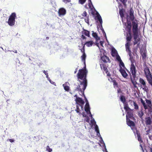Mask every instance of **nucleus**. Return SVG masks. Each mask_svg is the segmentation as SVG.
<instances>
[{
    "instance_id": "1",
    "label": "nucleus",
    "mask_w": 152,
    "mask_h": 152,
    "mask_svg": "<svg viewBox=\"0 0 152 152\" xmlns=\"http://www.w3.org/2000/svg\"><path fill=\"white\" fill-rule=\"evenodd\" d=\"M134 10L132 8H130L129 10V14H126V19L127 21L128 20L132 21V32L133 35L135 36L134 38H136L138 34V20L136 19H134Z\"/></svg>"
},
{
    "instance_id": "2",
    "label": "nucleus",
    "mask_w": 152,
    "mask_h": 152,
    "mask_svg": "<svg viewBox=\"0 0 152 152\" xmlns=\"http://www.w3.org/2000/svg\"><path fill=\"white\" fill-rule=\"evenodd\" d=\"M84 69H80L77 75V77L81 85H83V90H85L87 86V80L86 79L87 74L88 71L86 67Z\"/></svg>"
},
{
    "instance_id": "3",
    "label": "nucleus",
    "mask_w": 152,
    "mask_h": 152,
    "mask_svg": "<svg viewBox=\"0 0 152 152\" xmlns=\"http://www.w3.org/2000/svg\"><path fill=\"white\" fill-rule=\"evenodd\" d=\"M130 71L131 74L132 75L133 77L134 78L133 80L132 77H131V80L134 88H137L136 86L137 83L135 81V79L136 77V73L137 72V70L136 69V67L134 64H131L130 67Z\"/></svg>"
},
{
    "instance_id": "4",
    "label": "nucleus",
    "mask_w": 152,
    "mask_h": 152,
    "mask_svg": "<svg viewBox=\"0 0 152 152\" xmlns=\"http://www.w3.org/2000/svg\"><path fill=\"white\" fill-rule=\"evenodd\" d=\"M140 101L142 104L143 105L144 108L145 110L151 108L152 107V104L151 100L147 99H145L146 102L147 104V105L146 104L145 101L142 99H140Z\"/></svg>"
},
{
    "instance_id": "5",
    "label": "nucleus",
    "mask_w": 152,
    "mask_h": 152,
    "mask_svg": "<svg viewBox=\"0 0 152 152\" xmlns=\"http://www.w3.org/2000/svg\"><path fill=\"white\" fill-rule=\"evenodd\" d=\"M16 17V14L14 12L12 13L10 16L7 23L10 26H12L15 25Z\"/></svg>"
},
{
    "instance_id": "6",
    "label": "nucleus",
    "mask_w": 152,
    "mask_h": 152,
    "mask_svg": "<svg viewBox=\"0 0 152 152\" xmlns=\"http://www.w3.org/2000/svg\"><path fill=\"white\" fill-rule=\"evenodd\" d=\"M130 20L127 21L126 23H124V25L125 26L126 30L127 31V32L129 33L131 32V27H132V24Z\"/></svg>"
},
{
    "instance_id": "7",
    "label": "nucleus",
    "mask_w": 152,
    "mask_h": 152,
    "mask_svg": "<svg viewBox=\"0 0 152 152\" xmlns=\"http://www.w3.org/2000/svg\"><path fill=\"white\" fill-rule=\"evenodd\" d=\"M87 15V13L86 11H85L83 12V13L81 15V19H83L84 18V17H85L84 18V20L85 22L88 24V25L89 24V15L88 16Z\"/></svg>"
},
{
    "instance_id": "8",
    "label": "nucleus",
    "mask_w": 152,
    "mask_h": 152,
    "mask_svg": "<svg viewBox=\"0 0 152 152\" xmlns=\"http://www.w3.org/2000/svg\"><path fill=\"white\" fill-rule=\"evenodd\" d=\"M140 53L142 55V59L144 61H146V48H140Z\"/></svg>"
},
{
    "instance_id": "9",
    "label": "nucleus",
    "mask_w": 152,
    "mask_h": 152,
    "mask_svg": "<svg viewBox=\"0 0 152 152\" xmlns=\"http://www.w3.org/2000/svg\"><path fill=\"white\" fill-rule=\"evenodd\" d=\"M130 49V48H126V50L128 52V53L130 56L129 59L131 62V64H134L135 63V60L132 56L131 52Z\"/></svg>"
},
{
    "instance_id": "10",
    "label": "nucleus",
    "mask_w": 152,
    "mask_h": 152,
    "mask_svg": "<svg viewBox=\"0 0 152 152\" xmlns=\"http://www.w3.org/2000/svg\"><path fill=\"white\" fill-rule=\"evenodd\" d=\"M139 82L141 84V86H142V89L146 91L148 88L146 86V82L143 79L140 78L139 79Z\"/></svg>"
},
{
    "instance_id": "11",
    "label": "nucleus",
    "mask_w": 152,
    "mask_h": 152,
    "mask_svg": "<svg viewBox=\"0 0 152 152\" xmlns=\"http://www.w3.org/2000/svg\"><path fill=\"white\" fill-rule=\"evenodd\" d=\"M86 104L85 107V110L87 113H89L91 115V116L92 117V115L90 111V108L88 101L86 99Z\"/></svg>"
},
{
    "instance_id": "12",
    "label": "nucleus",
    "mask_w": 152,
    "mask_h": 152,
    "mask_svg": "<svg viewBox=\"0 0 152 152\" xmlns=\"http://www.w3.org/2000/svg\"><path fill=\"white\" fill-rule=\"evenodd\" d=\"M66 13V10L63 8H61L59 9L58 13L59 16H64Z\"/></svg>"
},
{
    "instance_id": "13",
    "label": "nucleus",
    "mask_w": 152,
    "mask_h": 152,
    "mask_svg": "<svg viewBox=\"0 0 152 152\" xmlns=\"http://www.w3.org/2000/svg\"><path fill=\"white\" fill-rule=\"evenodd\" d=\"M85 48H82L81 49V51L83 53V54L81 56V58L82 61L85 64V67H86V54L85 53Z\"/></svg>"
},
{
    "instance_id": "14",
    "label": "nucleus",
    "mask_w": 152,
    "mask_h": 152,
    "mask_svg": "<svg viewBox=\"0 0 152 152\" xmlns=\"http://www.w3.org/2000/svg\"><path fill=\"white\" fill-rule=\"evenodd\" d=\"M145 74L146 76L147 79L150 78L151 77H152L150 70L148 68H145L144 70Z\"/></svg>"
},
{
    "instance_id": "15",
    "label": "nucleus",
    "mask_w": 152,
    "mask_h": 152,
    "mask_svg": "<svg viewBox=\"0 0 152 152\" xmlns=\"http://www.w3.org/2000/svg\"><path fill=\"white\" fill-rule=\"evenodd\" d=\"M126 124L127 125L130 127H134L135 126V124L134 122L131 121L127 118V115H126Z\"/></svg>"
},
{
    "instance_id": "16",
    "label": "nucleus",
    "mask_w": 152,
    "mask_h": 152,
    "mask_svg": "<svg viewBox=\"0 0 152 152\" xmlns=\"http://www.w3.org/2000/svg\"><path fill=\"white\" fill-rule=\"evenodd\" d=\"M119 71L123 77L126 78L127 77L128 75L124 70V69H123L122 68H120Z\"/></svg>"
},
{
    "instance_id": "17",
    "label": "nucleus",
    "mask_w": 152,
    "mask_h": 152,
    "mask_svg": "<svg viewBox=\"0 0 152 152\" xmlns=\"http://www.w3.org/2000/svg\"><path fill=\"white\" fill-rule=\"evenodd\" d=\"M127 113V117L128 116L129 118H134L133 114L132 113V110L130 108V110H128L126 111Z\"/></svg>"
},
{
    "instance_id": "18",
    "label": "nucleus",
    "mask_w": 152,
    "mask_h": 152,
    "mask_svg": "<svg viewBox=\"0 0 152 152\" xmlns=\"http://www.w3.org/2000/svg\"><path fill=\"white\" fill-rule=\"evenodd\" d=\"M101 60L104 63H110V61L108 57L105 56H104L101 57Z\"/></svg>"
},
{
    "instance_id": "19",
    "label": "nucleus",
    "mask_w": 152,
    "mask_h": 152,
    "mask_svg": "<svg viewBox=\"0 0 152 152\" xmlns=\"http://www.w3.org/2000/svg\"><path fill=\"white\" fill-rule=\"evenodd\" d=\"M125 12V10L122 8L121 9H119V14L123 22V19L124 17V13Z\"/></svg>"
},
{
    "instance_id": "20",
    "label": "nucleus",
    "mask_w": 152,
    "mask_h": 152,
    "mask_svg": "<svg viewBox=\"0 0 152 152\" xmlns=\"http://www.w3.org/2000/svg\"><path fill=\"white\" fill-rule=\"evenodd\" d=\"M83 85H79L76 88V90L77 91H81L82 93H84V91L85 90H83Z\"/></svg>"
},
{
    "instance_id": "21",
    "label": "nucleus",
    "mask_w": 152,
    "mask_h": 152,
    "mask_svg": "<svg viewBox=\"0 0 152 152\" xmlns=\"http://www.w3.org/2000/svg\"><path fill=\"white\" fill-rule=\"evenodd\" d=\"M83 85H79L76 88V90L77 91H81L82 93H84V91L85 90H83Z\"/></svg>"
},
{
    "instance_id": "22",
    "label": "nucleus",
    "mask_w": 152,
    "mask_h": 152,
    "mask_svg": "<svg viewBox=\"0 0 152 152\" xmlns=\"http://www.w3.org/2000/svg\"><path fill=\"white\" fill-rule=\"evenodd\" d=\"M145 123L146 125H150L151 124L152 121L150 117H145Z\"/></svg>"
},
{
    "instance_id": "23",
    "label": "nucleus",
    "mask_w": 152,
    "mask_h": 152,
    "mask_svg": "<svg viewBox=\"0 0 152 152\" xmlns=\"http://www.w3.org/2000/svg\"><path fill=\"white\" fill-rule=\"evenodd\" d=\"M75 101L77 103H78L82 104H84L85 103L84 101L79 97H77Z\"/></svg>"
},
{
    "instance_id": "24",
    "label": "nucleus",
    "mask_w": 152,
    "mask_h": 152,
    "mask_svg": "<svg viewBox=\"0 0 152 152\" xmlns=\"http://www.w3.org/2000/svg\"><path fill=\"white\" fill-rule=\"evenodd\" d=\"M132 36L131 34V32L128 33H127L126 36V41H131L132 39Z\"/></svg>"
},
{
    "instance_id": "25",
    "label": "nucleus",
    "mask_w": 152,
    "mask_h": 152,
    "mask_svg": "<svg viewBox=\"0 0 152 152\" xmlns=\"http://www.w3.org/2000/svg\"><path fill=\"white\" fill-rule=\"evenodd\" d=\"M68 84H69V83L66 82L63 85L64 89L67 91H69V86H68Z\"/></svg>"
},
{
    "instance_id": "26",
    "label": "nucleus",
    "mask_w": 152,
    "mask_h": 152,
    "mask_svg": "<svg viewBox=\"0 0 152 152\" xmlns=\"http://www.w3.org/2000/svg\"><path fill=\"white\" fill-rule=\"evenodd\" d=\"M94 44V42L92 40L86 42L84 44V45H86L87 47H91L92 45Z\"/></svg>"
},
{
    "instance_id": "27",
    "label": "nucleus",
    "mask_w": 152,
    "mask_h": 152,
    "mask_svg": "<svg viewBox=\"0 0 152 152\" xmlns=\"http://www.w3.org/2000/svg\"><path fill=\"white\" fill-rule=\"evenodd\" d=\"M129 102L131 104V105L133 104L134 106V109L135 110H137L139 109V107L137 104V103L134 101H132V100H129Z\"/></svg>"
},
{
    "instance_id": "28",
    "label": "nucleus",
    "mask_w": 152,
    "mask_h": 152,
    "mask_svg": "<svg viewBox=\"0 0 152 152\" xmlns=\"http://www.w3.org/2000/svg\"><path fill=\"white\" fill-rule=\"evenodd\" d=\"M82 34L85 35L88 37H90L89 31L83 29V30L82 31Z\"/></svg>"
},
{
    "instance_id": "29",
    "label": "nucleus",
    "mask_w": 152,
    "mask_h": 152,
    "mask_svg": "<svg viewBox=\"0 0 152 152\" xmlns=\"http://www.w3.org/2000/svg\"><path fill=\"white\" fill-rule=\"evenodd\" d=\"M96 18L99 21L100 25L102 27V20L101 16L99 14H98L96 16Z\"/></svg>"
},
{
    "instance_id": "30",
    "label": "nucleus",
    "mask_w": 152,
    "mask_h": 152,
    "mask_svg": "<svg viewBox=\"0 0 152 152\" xmlns=\"http://www.w3.org/2000/svg\"><path fill=\"white\" fill-rule=\"evenodd\" d=\"M100 66L101 68L102 69V68L103 67L104 71L106 73H107V72H108V70L105 64H100Z\"/></svg>"
},
{
    "instance_id": "31",
    "label": "nucleus",
    "mask_w": 152,
    "mask_h": 152,
    "mask_svg": "<svg viewBox=\"0 0 152 152\" xmlns=\"http://www.w3.org/2000/svg\"><path fill=\"white\" fill-rule=\"evenodd\" d=\"M119 66L120 67V68H123V69H125L127 70V71H128V70L126 68L124 64L122 61L119 62Z\"/></svg>"
},
{
    "instance_id": "32",
    "label": "nucleus",
    "mask_w": 152,
    "mask_h": 152,
    "mask_svg": "<svg viewBox=\"0 0 152 152\" xmlns=\"http://www.w3.org/2000/svg\"><path fill=\"white\" fill-rule=\"evenodd\" d=\"M110 78L111 79V81L113 83V85L114 86H116L117 87L118 86V84L116 82L115 79L111 77H110Z\"/></svg>"
},
{
    "instance_id": "33",
    "label": "nucleus",
    "mask_w": 152,
    "mask_h": 152,
    "mask_svg": "<svg viewBox=\"0 0 152 152\" xmlns=\"http://www.w3.org/2000/svg\"><path fill=\"white\" fill-rule=\"evenodd\" d=\"M124 104V108L126 111L128 110H130V108L129 107L128 104L126 102H125Z\"/></svg>"
},
{
    "instance_id": "34",
    "label": "nucleus",
    "mask_w": 152,
    "mask_h": 152,
    "mask_svg": "<svg viewBox=\"0 0 152 152\" xmlns=\"http://www.w3.org/2000/svg\"><path fill=\"white\" fill-rule=\"evenodd\" d=\"M136 134L138 140L139 141H142V138L141 137L140 135L139 132L137 131Z\"/></svg>"
},
{
    "instance_id": "35",
    "label": "nucleus",
    "mask_w": 152,
    "mask_h": 152,
    "mask_svg": "<svg viewBox=\"0 0 152 152\" xmlns=\"http://www.w3.org/2000/svg\"><path fill=\"white\" fill-rule=\"evenodd\" d=\"M138 115L142 119V116L144 115V113L142 110L139 111L138 112Z\"/></svg>"
},
{
    "instance_id": "36",
    "label": "nucleus",
    "mask_w": 152,
    "mask_h": 152,
    "mask_svg": "<svg viewBox=\"0 0 152 152\" xmlns=\"http://www.w3.org/2000/svg\"><path fill=\"white\" fill-rule=\"evenodd\" d=\"M95 131L97 132V135L98 136H99V135H100L99 128L98 126L97 125H96L95 126Z\"/></svg>"
},
{
    "instance_id": "37",
    "label": "nucleus",
    "mask_w": 152,
    "mask_h": 152,
    "mask_svg": "<svg viewBox=\"0 0 152 152\" xmlns=\"http://www.w3.org/2000/svg\"><path fill=\"white\" fill-rule=\"evenodd\" d=\"M120 99L121 101L123 103H124L126 102V100L125 98V96L123 95H121L120 96Z\"/></svg>"
},
{
    "instance_id": "38",
    "label": "nucleus",
    "mask_w": 152,
    "mask_h": 152,
    "mask_svg": "<svg viewBox=\"0 0 152 152\" xmlns=\"http://www.w3.org/2000/svg\"><path fill=\"white\" fill-rule=\"evenodd\" d=\"M131 41H126V43L125 44L126 48H129V47L131 45Z\"/></svg>"
},
{
    "instance_id": "39",
    "label": "nucleus",
    "mask_w": 152,
    "mask_h": 152,
    "mask_svg": "<svg viewBox=\"0 0 152 152\" xmlns=\"http://www.w3.org/2000/svg\"><path fill=\"white\" fill-rule=\"evenodd\" d=\"M92 35L93 37H94L96 39H99V38H98L97 35L96 33L93 32L92 34Z\"/></svg>"
},
{
    "instance_id": "40",
    "label": "nucleus",
    "mask_w": 152,
    "mask_h": 152,
    "mask_svg": "<svg viewBox=\"0 0 152 152\" xmlns=\"http://www.w3.org/2000/svg\"><path fill=\"white\" fill-rule=\"evenodd\" d=\"M138 34H137V37H136V38H134V45H135L138 42V41L137 40V38L138 37Z\"/></svg>"
},
{
    "instance_id": "41",
    "label": "nucleus",
    "mask_w": 152,
    "mask_h": 152,
    "mask_svg": "<svg viewBox=\"0 0 152 152\" xmlns=\"http://www.w3.org/2000/svg\"><path fill=\"white\" fill-rule=\"evenodd\" d=\"M75 111L77 113H78L79 114H80V110L79 108V107L78 105H76V109L75 110Z\"/></svg>"
},
{
    "instance_id": "42",
    "label": "nucleus",
    "mask_w": 152,
    "mask_h": 152,
    "mask_svg": "<svg viewBox=\"0 0 152 152\" xmlns=\"http://www.w3.org/2000/svg\"><path fill=\"white\" fill-rule=\"evenodd\" d=\"M112 55H113V54L115 55L116 54V50L115 49V48H112Z\"/></svg>"
},
{
    "instance_id": "43",
    "label": "nucleus",
    "mask_w": 152,
    "mask_h": 152,
    "mask_svg": "<svg viewBox=\"0 0 152 152\" xmlns=\"http://www.w3.org/2000/svg\"><path fill=\"white\" fill-rule=\"evenodd\" d=\"M46 149V151H48V152H51L52 151V149L50 148L48 145L47 146Z\"/></svg>"
},
{
    "instance_id": "44",
    "label": "nucleus",
    "mask_w": 152,
    "mask_h": 152,
    "mask_svg": "<svg viewBox=\"0 0 152 152\" xmlns=\"http://www.w3.org/2000/svg\"><path fill=\"white\" fill-rule=\"evenodd\" d=\"M86 1V0H79V2L81 4H83Z\"/></svg>"
},
{
    "instance_id": "45",
    "label": "nucleus",
    "mask_w": 152,
    "mask_h": 152,
    "mask_svg": "<svg viewBox=\"0 0 152 152\" xmlns=\"http://www.w3.org/2000/svg\"><path fill=\"white\" fill-rule=\"evenodd\" d=\"M120 1L122 2V4L124 6H126L127 0H120Z\"/></svg>"
},
{
    "instance_id": "46",
    "label": "nucleus",
    "mask_w": 152,
    "mask_h": 152,
    "mask_svg": "<svg viewBox=\"0 0 152 152\" xmlns=\"http://www.w3.org/2000/svg\"><path fill=\"white\" fill-rule=\"evenodd\" d=\"M116 59L119 62L121 61H122L121 60V58L119 56H117Z\"/></svg>"
},
{
    "instance_id": "47",
    "label": "nucleus",
    "mask_w": 152,
    "mask_h": 152,
    "mask_svg": "<svg viewBox=\"0 0 152 152\" xmlns=\"http://www.w3.org/2000/svg\"><path fill=\"white\" fill-rule=\"evenodd\" d=\"M91 124L93 125H95L96 124V122L94 119L91 120Z\"/></svg>"
},
{
    "instance_id": "48",
    "label": "nucleus",
    "mask_w": 152,
    "mask_h": 152,
    "mask_svg": "<svg viewBox=\"0 0 152 152\" xmlns=\"http://www.w3.org/2000/svg\"><path fill=\"white\" fill-rule=\"evenodd\" d=\"M62 1L65 3L69 2L71 1V0H62Z\"/></svg>"
},
{
    "instance_id": "49",
    "label": "nucleus",
    "mask_w": 152,
    "mask_h": 152,
    "mask_svg": "<svg viewBox=\"0 0 152 152\" xmlns=\"http://www.w3.org/2000/svg\"><path fill=\"white\" fill-rule=\"evenodd\" d=\"M43 72L46 75V77L47 78H48V73L45 70H44L43 71Z\"/></svg>"
},
{
    "instance_id": "50",
    "label": "nucleus",
    "mask_w": 152,
    "mask_h": 152,
    "mask_svg": "<svg viewBox=\"0 0 152 152\" xmlns=\"http://www.w3.org/2000/svg\"><path fill=\"white\" fill-rule=\"evenodd\" d=\"M81 37L83 39H86V37L83 34L81 35Z\"/></svg>"
},
{
    "instance_id": "51",
    "label": "nucleus",
    "mask_w": 152,
    "mask_h": 152,
    "mask_svg": "<svg viewBox=\"0 0 152 152\" xmlns=\"http://www.w3.org/2000/svg\"><path fill=\"white\" fill-rule=\"evenodd\" d=\"M102 32H103V35H104L105 37L106 38V33H105L104 30H102Z\"/></svg>"
},
{
    "instance_id": "52",
    "label": "nucleus",
    "mask_w": 152,
    "mask_h": 152,
    "mask_svg": "<svg viewBox=\"0 0 152 152\" xmlns=\"http://www.w3.org/2000/svg\"><path fill=\"white\" fill-rule=\"evenodd\" d=\"M10 142H14V140L13 139H9L8 140Z\"/></svg>"
},
{
    "instance_id": "53",
    "label": "nucleus",
    "mask_w": 152,
    "mask_h": 152,
    "mask_svg": "<svg viewBox=\"0 0 152 152\" xmlns=\"http://www.w3.org/2000/svg\"><path fill=\"white\" fill-rule=\"evenodd\" d=\"M91 4L92 5V4H91L90 2H89L88 3V6L90 8H91Z\"/></svg>"
},
{
    "instance_id": "54",
    "label": "nucleus",
    "mask_w": 152,
    "mask_h": 152,
    "mask_svg": "<svg viewBox=\"0 0 152 152\" xmlns=\"http://www.w3.org/2000/svg\"><path fill=\"white\" fill-rule=\"evenodd\" d=\"M103 42H102V41H101L100 42V45H101V46H102V47H103V45H102V44H103Z\"/></svg>"
},
{
    "instance_id": "55",
    "label": "nucleus",
    "mask_w": 152,
    "mask_h": 152,
    "mask_svg": "<svg viewBox=\"0 0 152 152\" xmlns=\"http://www.w3.org/2000/svg\"><path fill=\"white\" fill-rule=\"evenodd\" d=\"M77 68H76V69H75V72H74V73H75H75H76L77 72Z\"/></svg>"
},
{
    "instance_id": "56",
    "label": "nucleus",
    "mask_w": 152,
    "mask_h": 152,
    "mask_svg": "<svg viewBox=\"0 0 152 152\" xmlns=\"http://www.w3.org/2000/svg\"><path fill=\"white\" fill-rule=\"evenodd\" d=\"M107 76H109V77H111V76L110 74L109 73H108L107 74Z\"/></svg>"
},
{
    "instance_id": "57",
    "label": "nucleus",
    "mask_w": 152,
    "mask_h": 152,
    "mask_svg": "<svg viewBox=\"0 0 152 152\" xmlns=\"http://www.w3.org/2000/svg\"><path fill=\"white\" fill-rule=\"evenodd\" d=\"M83 104H81V105H80V106L82 108H83Z\"/></svg>"
},
{
    "instance_id": "58",
    "label": "nucleus",
    "mask_w": 152,
    "mask_h": 152,
    "mask_svg": "<svg viewBox=\"0 0 152 152\" xmlns=\"http://www.w3.org/2000/svg\"><path fill=\"white\" fill-rule=\"evenodd\" d=\"M151 137H152V136H150H150H149V139H151Z\"/></svg>"
},
{
    "instance_id": "59",
    "label": "nucleus",
    "mask_w": 152,
    "mask_h": 152,
    "mask_svg": "<svg viewBox=\"0 0 152 152\" xmlns=\"http://www.w3.org/2000/svg\"><path fill=\"white\" fill-rule=\"evenodd\" d=\"M120 91H121V90H120V89H119V90H118V93H119V92H120Z\"/></svg>"
},
{
    "instance_id": "60",
    "label": "nucleus",
    "mask_w": 152,
    "mask_h": 152,
    "mask_svg": "<svg viewBox=\"0 0 152 152\" xmlns=\"http://www.w3.org/2000/svg\"><path fill=\"white\" fill-rule=\"evenodd\" d=\"M88 1H89V2H90L91 3V0H88Z\"/></svg>"
},
{
    "instance_id": "61",
    "label": "nucleus",
    "mask_w": 152,
    "mask_h": 152,
    "mask_svg": "<svg viewBox=\"0 0 152 152\" xmlns=\"http://www.w3.org/2000/svg\"><path fill=\"white\" fill-rule=\"evenodd\" d=\"M150 151L151 152H152V148H151Z\"/></svg>"
},
{
    "instance_id": "62",
    "label": "nucleus",
    "mask_w": 152,
    "mask_h": 152,
    "mask_svg": "<svg viewBox=\"0 0 152 152\" xmlns=\"http://www.w3.org/2000/svg\"><path fill=\"white\" fill-rule=\"evenodd\" d=\"M49 39V37H46V39Z\"/></svg>"
},
{
    "instance_id": "63",
    "label": "nucleus",
    "mask_w": 152,
    "mask_h": 152,
    "mask_svg": "<svg viewBox=\"0 0 152 152\" xmlns=\"http://www.w3.org/2000/svg\"><path fill=\"white\" fill-rule=\"evenodd\" d=\"M86 122H89L88 121V119H87V120H86Z\"/></svg>"
},
{
    "instance_id": "64",
    "label": "nucleus",
    "mask_w": 152,
    "mask_h": 152,
    "mask_svg": "<svg viewBox=\"0 0 152 152\" xmlns=\"http://www.w3.org/2000/svg\"><path fill=\"white\" fill-rule=\"evenodd\" d=\"M74 96V97H77V95H75Z\"/></svg>"
}]
</instances>
